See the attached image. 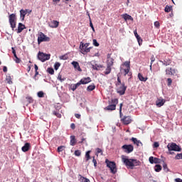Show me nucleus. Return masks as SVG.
Returning <instances> with one entry per match:
<instances>
[{"instance_id": "nucleus-19", "label": "nucleus", "mask_w": 182, "mask_h": 182, "mask_svg": "<svg viewBox=\"0 0 182 182\" xmlns=\"http://www.w3.org/2000/svg\"><path fill=\"white\" fill-rule=\"evenodd\" d=\"M72 65L75 69H77L79 72H82V68H80V65H79V63L76 61H73Z\"/></svg>"}, {"instance_id": "nucleus-33", "label": "nucleus", "mask_w": 182, "mask_h": 182, "mask_svg": "<svg viewBox=\"0 0 182 182\" xmlns=\"http://www.w3.org/2000/svg\"><path fill=\"white\" fill-rule=\"evenodd\" d=\"M163 168H164L165 173H168L170 171V169H168V167H167V164H166V163H164Z\"/></svg>"}, {"instance_id": "nucleus-54", "label": "nucleus", "mask_w": 182, "mask_h": 182, "mask_svg": "<svg viewBox=\"0 0 182 182\" xmlns=\"http://www.w3.org/2000/svg\"><path fill=\"white\" fill-rule=\"evenodd\" d=\"M156 60V58H154V55H152L151 57V65H153V63H154Z\"/></svg>"}, {"instance_id": "nucleus-35", "label": "nucleus", "mask_w": 182, "mask_h": 182, "mask_svg": "<svg viewBox=\"0 0 182 182\" xmlns=\"http://www.w3.org/2000/svg\"><path fill=\"white\" fill-rule=\"evenodd\" d=\"M53 114H54V116H56V117H58V119H60L62 117V114L57 111H53Z\"/></svg>"}, {"instance_id": "nucleus-16", "label": "nucleus", "mask_w": 182, "mask_h": 182, "mask_svg": "<svg viewBox=\"0 0 182 182\" xmlns=\"http://www.w3.org/2000/svg\"><path fill=\"white\" fill-rule=\"evenodd\" d=\"M31 149V144L30 143H26L24 144V146L21 148L22 151H23V153H26V151H29V150Z\"/></svg>"}, {"instance_id": "nucleus-22", "label": "nucleus", "mask_w": 182, "mask_h": 182, "mask_svg": "<svg viewBox=\"0 0 182 182\" xmlns=\"http://www.w3.org/2000/svg\"><path fill=\"white\" fill-rule=\"evenodd\" d=\"M114 63V59L107 55V66H111Z\"/></svg>"}, {"instance_id": "nucleus-38", "label": "nucleus", "mask_w": 182, "mask_h": 182, "mask_svg": "<svg viewBox=\"0 0 182 182\" xmlns=\"http://www.w3.org/2000/svg\"><path fill=\"white\" fill-rule=\"evenodd\" d=\"M37 96L38 97H45V92H43V91H39L38 93H37Z\"/></svg>"}, {"instance_id": "nucleus-58", "label": "nucleus", "mask_w": 182, "mask_h": 182, "mask_svg": "<svg viewBox=\"0 0 182 182\" xmlns=\"http://www.w3.org/2000/svg\"><path fill=\"white\" fill-rule=\"evenodd\" d=\"M159 146H160V144H159V142L154 143V147H155L156 149H157V147H159Z\"/></svg>"}, {"instance_id": "nucleus-59", "label": "nucleus", "mask_w": 182, "mask_h": 182, "mask_svg": "<svg viewBox=\"0 0 182 182\" xmlns=\"http://www.w3.org/2000/svg\"><path fill=\"white\" fill-rule=\"evenodd\" d=\"M92 163L94 164L95 167H96L97 164V161H96V159H95V157L92 159Z\"/></svg>"}, {"instance_id": "nucleus-44", "label": "nucleus", "mask_w": 182, "mask_h": 182, "mask_svg": "<svg viewBox=\"0 0 182 182\" xmlns=\"http://www.w3.org/2000/svg\"><path fill=\"white\" fill-rule=\"evenodd\" d=\"M176 160H182V154H178L176 156H175Z\"/></svg>"}, {"instance_id": "nucleus-12", "label": "nucleus", "mask_w": 182, "mask_h": 182, "mask_svg": "<svg viewBox=\"0 0 182 182\" xmlns=\"http://www.w3.org/2000/svg\"><path fill=\"white\" fill-rule=\"evenodd\" d=\"M121 122L125 125L130 124L132 123V117L130 116H124L121 119Z\"/></svg>"}, {"instance_id": "nucleus-62", "label": "nucleus", "mask_w": 182, "mask_h": 182, "mask_svg": "<svg viewBox=\"0 0 182 182\" xmlns=\"http://www.w3.org/2000/svg\"><path fill=\"white\" fill-rule=\"evenodd\" d=\"M136 146H140V144H141V146H143V143H141V141L140 140H139L138 142H136Z\"/></svg>"}, {"instance_id": "nucleus-8", "label": "nucleus", "mask_w": 182, "mask_h": 182, "mask_svg": "<svg viewBox=\"0 0 182 182\" xmlns=\"http://www.w3.org/2000/svg\"><path fill=\"white\" fill-rule=\"evenodd\" d=\"M127 89V86H126L124 82H122L120 85L117 86V92L121 96L126 93Z\"/></svg>"}, {"instance_id": "nucleus-4", "label": "nucleus", "mask_w": 182, "mask_h": 182, "mask_svg": "<svg viewBox=\"0 0 182 182\" xmlns=\"http://www.w3.org/2000/svg\"><path fill=\"white\" fill-rule=\"evenodd\" d=\"M9 21L11 25V28L15 29L16 28V15L15 14H11L9 16Z\"/></svg>"}, {"instance_id": "nucleus-5", "label": "nucleus", "mask_w": 182, "mask_h": 182, "mask_svg": "<svg viewBox=\"0 0 182 182\" xmlns=\"http://www.w3.org/2000/svg\"><path fill=\"white\" fill-rule=\"evenodd\" d=\"M50 38L46 36L43 33L40 32L38 36V45L42 43V42H50Z\"/></svg>"}, {"instance_id": "nucleus-9", "label": "nucleus", "mask_w": 182, "mask_h": 182, "mask_svg": "<svg viewBox=\"0 0 182 182\" xmlns=\"http://www.w3.org/2000/svg\"><path fill=\"white\" fill-rule=\"evenodd\" d=\"M111 105L105 107V110H116V105L119 103L118 99H112L111 101Z\"/></svg>"}, {"instance_id": "nucleus-6", "label": "nucleus", "mask_w": 182, "mask_h": 182, "mask_svg": "<svg viewBox=\"0 0 182 182\" xmlns=\"http://www.w3.org/2000/svg\"><path fill=\"white\" fill-rule=\"evenodd\" d=\"M167 149L168 151H181V148L173 142L168 144Z\"/></svg>"}, {"instance_id": "nucleus-10", "label": "nucleus", "mask_w": 182, "mask_h": 182, "mask_svg": "<svg viewBox=\"0 0 182 182\" xmlns=\"http://www.w3.org/2000/svg\"><path fill=\"white\" fill-rule=\"evenodd\" d=\"M165 73L166 76H176L177 75V69L172 68H167L165 70Z\"/></svg>"}, {"instance_id": "nucleus-41", "label": "nucleus", "mask_w": 182, "mask_h": 182, "mask_svg": "<svg viewBox=\"0 0 182 182\" xmlns=\"http://www.w3.org/2000/svg\"><path fill=\"white\" fill-rule=\"evenodd\" d=\"M47 71L48 72V73L50 75H54L55 74V70H53V68H48Z\"/></svg>"}, {"instance_id": "nucleus-27", "label": "nucleus", "mask_w": 182, "mask_h": 182, "mask_svg": "<svg viewBox=\"0 0 182 182\" xmlns=\"http://www.w3.org/2000/svg\"><path fill=\"white\" fill-rule=\"evenodd\" d=\"M76 144V138L75 136H70V146H75Z\"/></svg>"}, {"instance_id": "nucleus-47", "label": "nucleus", "mask_w": 182, "mask_h": 182, "mask_svg": "<svg viewBox=\"0 0 182 182\" xmlns=\"http://www.w3.org/2000/svg\"><path fill=\"white\" fill-rule=\"evenodd\" d=\"M160 163V159L159 158H154V164H159Z\"/></svg>"}, {"instance_id": "nucleus-24", "label": "nucleus", "mask_w": 182, "mask_h": 182, "mask_svg": "<svg viewBox=\"0 0 182 182\" xmlns=\"http://www.w3.org/2000/svg\"><path fill=\"white\" fill-rule=\"evenodd\" d=\"M79 86H80V83L78 82L76 84L71 85L70 89H71V90H73V92H75V90H76L77 89V87H79Z\"/></svg>"}, {"instance_id": "nucleus-1", "label": "nucleus", "mask_w": 182, "mask_h": 182, "mask_svg": "<svg viewBox=\"0 0 182 182\" xmlns=\"http://www.w3.org/2000/svg\"><path fill=\"white\" fill-rule=\"evenodd\" d=\"M122 161L127 167L132 169L133 168V167L140 166L141 164L140 161H138L136 159H129L124 156H122Z\"/></svg>"}, {"instance_id": "nucleus-34", "label": "nucleus", "mask_w": 182, "mask_h": 182, "mask_svg": "<svg viewBox=\"0 0 182 182\" xmlns=\"http://www.w3.org/2000/svg\"><path fill=\"white\" fill-rule=\"evenodd\" d=\"M90 151H88L86 152L85 154V159H86V161H89V160H90Z\"/></svg>"}, {"instance_id": "nucleus-17", "label": "nucleus", "mask_w": 182, "mask_h": 182, "mask_svg": "<svg viewBox=\"0 0 182 182\" xmlns=\"http://www.w3.org/2000/svg\"><path fill=\"white\" fill-rule=\"evenodd\" d=\"M164 103H166V100H164V99H159L156 102V105L158 107H161V106L164 105Z\"/></svg>"}, {"instance_id": "nucleus-14", "label": "nucleus", "mask_w": 182, "mask_h": 182, "mask_svg": "<svg viewBox=\"0 0 182 182\" xmlns=\"http://www.w3.org/2000/svg\"><path fill=\"white\" fill-rule=\"evenodd\" d=\"M90 82H92V79L90 78V77H87L82 78L79 81V83L80 85H87V83H90Z\"/></svg>"}, {"instance_id": "nucleus-63", "label": "nucleus", "mask_w": 182, "mask_h": 182, "mask_svg": "<svg viewBox=\"0 0 182 182\" xmlns=\"http://www.w3.org/2000/svg\"><path fill=\"white\" fill-rule=\"evenodd\" d=\"M175 181H176V182H182V179L180 178H176V179H175Z\"/></svg>"}, {"instance_id": "nucleus-25", "label": "nucleus", "mask_w": 182, "mask_h": 182, "mask_svg": "<svg viewBox=\"0 0 182 182\" xmlns=\"http://www.w3.org/2000/svg\"><path fill=\"white\" fill-rule=\"evenodd\" d=\"M95 89H96V85H95V84H92L87 87V91L92 92V90H95Z\"/></svg>"}, {"instance_id": "nucleus-37", "label": "nucleus", "mask_w": 182, "mask_h": 182, "mask_svg": "<svg viewBox=\"0 0 182 182\" xmlns=\"http://www.w3.org/2000/svg\"><path fill=\"white\" fill-rule=\"evenodd\" d=\"M122 80H120V77L119 76V75H117V82H116V86H120L122 85Z\"/></svg>"}, {"instance_id": "nucleus-29", "label": "nucleus", "mask_w": 182, "mask_h": 182, "mask_svg": "<svg viewBox=\"0 0 182 182\" xmlns=\"http://www.w3.org/2000/svg\"><path fill=\"white\" fill-rule=\"evenodd\" d=\"M124 70V75H128V76H131L132 75V73H130V68H125V69H123Z\"/></svg>"}, {"instance_id": "nucleus-46", "label": "nucleus", "mask_w": 182, "mask_h": 182, "mask_svg": "<svg viewBox=\"0 0 182 182\" xmlns=\"http://www.w3.org/2000/svg\"><path fill=\"white\" fill-rule=\"evenodd\" d=\"M65 149V146H60L58 147V153H60V151H63V149Z\"/></svg>"}, {"instance_id": "nucleus-3", "label": "nucleus", "mask_w": 182, "mask_h": 182, "mask_svg": "<svg viewBox=\"0 0 182 182\" xmlns=\"http://www.w3.org/2000/svg\"><path fill=\"white\" fill-rule=\"evenodd\" d=\"M107 167L109 168L110 173L112 174H116L117 173V168L116 167V163L114 161H109V159L105 160Z\"/></svg>"}, {"instance_id": "nucleus-50", "label": "nucleus", "mask_w": 182, "mask_h": 182, "mask_svg": "<svg viewBox=\"0 0 182 182\" xmlns=\"http://www.w3.org/2000/svg\"><path fill=\"white\" fill-rule=\"evenodd\" d=\"M92 42H93L94 46H97V47L99 46L100 44L97 43V39H93Z\"/></svg>"}, {"instance_id": "nucleus-52", "label": "nucleus", "mask_w": 182, "mask_h": 182, "mask_svg": "<svg viewBox=\"0 0 182 182\" xmlns=\"http://www.w3.org/2000/svg\"><path fill=\"white\" fill-rule=\"evenodd\" d=\"M26 99H27L28 103H32L33 102L32 97H27Z\"/></svg>"}, {"instance_id": "nucleus-26", "label": "nucleus", "mask_w": 182, "mask_h": 182, "mask_svg": "<svg viewBox=\"0 0 182 182\" xmlns=\"http://www.w3.org/2000/svg\"><path fill=\"white\" fill-rule=\"evenodd\" d=\"M134 34L136 38L137 39V41L139 42V43H140V41H142V40H141V37H140V36H139V34L137 33V30L134 31Z\"/></svg>"}, {"instance_id": "nucleus-64", "label": "nucleus", "mask_w": 182, "mask_h": 182, "mask_svg": "<svg viewBox=\"0 0 182 182\" xmlns=\"http://www.w3.org/2000/svg\"><path fill=\"white\" fill-rule=\"evenodd\" d=\"M75 116L76 119H80V114H75Z\"/></svg>"}, {"instance_id": "nucleus-2", "label": "nucleus", "mask_w": 182, "mask_h": 182, "mask_svg": "<svg viewBox=\"0 0 182 182\" xmlns=\"http://www.w3.org/2000/svg\"><path fill=\"white\" fill-rule=\"evenodd\" d=\"M90 43H84L83 42L80 43V51L82 53V55H86L87 53H89L90 52V50L92 49V47H89Z\"/></svg>"}, {"instance_id": "nucleus-48", "label": "nucleus", "mask_w": 182, "mask_h": 182, "mask_svg": "<svg viewBox=\"0 0 182 182\" xmlns=\"http://www.w3.org/2000/svg\"><path fill=\"white\" fill-rule=\"evenodd\" d=\"M149 163H151V164H154V157L150 156L149 159Z\"/></svg>"}, {"instance_id": "nucleus-40", "label": "nucleus", "mask_w": 182, "mask_h": 182, "mask_svg": "<svg viewBox=\"0 0 182 182\" xmlns=\"http://www.w3.org/2000/svg\"><path fill=\"white\" fill-rule=\"evenodd\" d=\"M75 156H77V157H79L82 154V151L80 150H75L74 152Z\"/></svg>"}, {"instance_id": "nucleus-39", "label": "nucleus", "mask_w": 182, "mask_h": 182, "mask_svg": "<svg viewBox=\"0 0 182 182\" xmlns=\"http://www.w3.org/2000/svg\"><path fill=\"white\" fill-rule=\"evenodd\" d=\"M59 68H60V63L59 62H56L54 65V69L55 70H58V69H59Z\"/></svg>"}, {"instance_id": "nucleus-23", "label": "nucleus", "mask_w": 182, "mask_h": 182, "mask_svg": "<svg viewBox=\"0 0 182 182\" xmlns=\"http://www.w3.org/2000/svg\"><path fill=\"white\" fill-rule=\"evenodd\" d=\"M138 78L141 82H147L149 77H143V75L141 73H139L138 74Z\"/></svg>"}, {"instance_id": "nucleus-55", "label": "nucleus", "mask_w": 182, "mask_h": 182, "mask_svg": "<svg viewBox=\"0 0 182 182\" xmlns=\"http://www.w3.org/2000/svg\"><path fill=\"white\" fill-rule=\"evenodd\" d=\"M96 151H97V153L99 154H103V151H102V149H100V148H97V149H96Z\"/></svg>"}, {"instance_id": "nucleus-51", "label": "nucleus", "mask_w": 182, "mask_h": 182, "mask_svg": "<svg viewBox=\"0 0 182 182\" xmlns=\"http://www.w3.org/2000/svg\"><path fill=\"white\" fill-rule=\"evenodd\" d=\"M131 141H133L134 144H136V143L138 142V139H136V138L132 137L131 139Z\"/></svg>"}, {"instance_id": "nucleus-11", "label": "nucleus", "mask_w": 182, "mask_h": 182, "mask_svg": "<svg viewBox=\"0 0 182 182\" xmlns=\"http://www.w3.org/2000/svg\"><path fill=\"white\" fill-rule=\"evenodd\" d=\"M122 149L124 151V153H127V154H129V153H132L133 150H134V146L132 144H124L122 146Z\"/></svg>"}, {"instance_id": "nucleus-57", "label": "nucleus", "mask_w": 182, "mask_h": 182, "mask_svg": "<svg viewBox=\"0 0 182 182\" xmlns=\"http://www.w3.org/2000/svg\"><path fill=\"white\" fill-rule=\"evenodd\" d=\"M70 128L73 129V130H75V129H76V125L75 124V123H72L70 124Z\"/></svg>"}, {"instance_id": "nucleus-61", "label": "nucleus", "mask_w": 182, "mask_h": 182, "mask_svg": "<svg viewBox=\"0 0 182 182\" xmlns=\"http://www.w3.org/2000/svg\"><path fill=\"white\" fill-rule=\"evenodd\" d=\"M58 79H59L61 82H63L65 80V78H62V75H58Z\"/></svg>"}, {"instance_id": "nucleus-49", "label": "nucleus", "mask_w": 182, "mask_h": 182, "mask_svg": "<svg viewBox=\"0 0 182 182\" xmlns=\"http://www.w3.org/2000/svg\"><path fill=\"white\" fill-rule=\"evenodd\" d=\"M123 107V103H121L119 105V114H120V117H122V116H123V114H122V109Z\"/></svg>"}, {"instance_id": "nucleus-60", "label": "nucleus", "mask_w": 182, "mask_h": 182, "mask_svg": "<svg viewBox=\"0 0 182 182\" xmlns=\"http://www.w3.org/2000/svg\"><path fill=\"white\" fill-rule=\"evenodd\" d=\"M3 72H4L5 73H6V72H8V68L6 66L3 67Z\"/></svg>"}, {"instance_id": "nucleus-20", "label": "nucleus", "mask_w": 182, "mask_h": 182, "mask_svg": "<svg viewBox=\"0 0 182 182\" xmlns=\"http://www.w3.org/2000/svg\"><path fill=\"white\" fill-rule=\"evenodd\" d=\"M122 17L124 21H133V17L127 14H122Z\"/></svg>"}, {"instance_id": "nucleus-13", "label": "nucleus", "mask_w": 182, "mask_h": 182, "mask_svg": "<svg viewBox=\"0 0 182 182\" xmlns=\"http://www.w3.org/2000/svg\"><path fill=\"white\" fill-rule=\"evenodd\" d=\"M159 62L160 63H162L164 66H170L171 65V59L168 58L164 60H160Z\"/></svg>"}, {"instance_id": "nucleus-53", "label": "nucleus", "mask_w": 182, "mask_h": 182, "mask_svg": "<svg viewBox=\"0 0 182 182\" xmlns=\"http://www.w3.org/2000/svg\"><path fill=\"white\" fill-rule=\"evenodd\" d=\"M154 26L155 28H160V23L159 21H155Z\"/></svg>"}, {"instance_id": "nucleus-31", "label": "nucleus", "mask_w": 182, "mask_h": 182, "mask_svg": "<svg viewBox=\"0 0 182 182\" xmlns=\"http://www.w3.org/2000/svg\"><path fill=\"white\" fill-rule=\"evenodd\" d=\"M154 170L156 171V173H160V171H161V165H156Z\"/></svg>"}, {"instance_id": "nucleus-28", "label": "nucleus", "mask_w": 182, "mask_h": 182, "mask_svg": "<svg viewBox=\"0 0 182 182\" xmlns=\"http://www.w3.org/2000/svg\"><path fill=\"white\" fill-rule=\"evenodd\" d=\"M92 69L94 70H100V69H102V65H97V64L92 65Z\"/></svg>"}, {"instance_id": "nucleus-21", "label": "nucleus", "mask_w": 182, "mask_h": 182, "mask_svg": "<svg viewBox=\"0 0 182 182\" xmlns=\"http://www.w3.org/2000/svg\"><path fill=\"white\" fill-rule=\"evenodd\" d=\"M23 29H25V25H23L22 23H19L18 26L17 33H21V32H22Z\"/></svg>"}, {"instance_id": "nucleus-56", "label": "nucleus", "mask_w": 182, "mask_h": 182, "mask_svg": "<svg viewBox=\"0 0 182 182\" xmlns=\"http://www.w3.org/2000/svg\"><path fill=\"white\" fill-rule=\"evenodd\" d=\"M16 63H21V59L18 57H16L15 59H14Z\"/></svg>"}, {"instance_id": "nucleus-30", "label": "nucleus", "mask_w": 182, "mask_h": 182, "mask_svg": "<svg viewBox=\"0 0 182 182\" xmlns=\"http://www.w3.org/2000/svg\"><path fill=\"white\" fill-rule=\"evenodd\" d=\"M6 80L9 85H12V77H11V75H6Z\"/></svg>"}, {"instance_id": "nucleus-36", "label": "nucleus", "mask_w": 182, "mask_h": 182, "mask_svg": "<svg viewBox=\"0 0 182 182\" xmlns=\"http://www.w3.org/2000/svg\"><path fill=\"white\" fill-rule=\"evenodd\" d=\"M80 182H90V180H89L88 178H85L83 176H80Z\"/></svg>"}, {"instance_id": "nucleus-18", "label": "nucleus", "mask_w": 182, "mask_h": 182, "mask_svg": "<svg viewBox=\"0 0 182 182\" xmlns=\"http://www.w3.org/2000/svg\"><path fill=\"white\" fill-rule=\"evenodd\" d=\"M50 28H58L59 26V21L53 20L49 24Z\"/></svg>"}, {"instance_id": "nucleus-42", "label": "nucleus", "mask_w": 182, "mask_h": 182, "mask_svg": "<svg viewBox=\"0 0 182 182\" xmlns=\"http://www.w3.org/2000/svg\"><path fill=\"white\" fill-rule=\"evenodd\" d=\"M124 65L126 66L127 69H130V61H125Z\"/></svg>"}, {"instance_id": "nucleus-45", "label": "nucleus", "mask_w": 182, "mask_h": 182, "mask_svg": "<svg viewBox=\"0 0 182 182\" xmlns=\"http://www.w3.org/2000/svg\"><path fill=\"white\" fill-rule=\"evenodd\" d=\"M171 83H173V80H171V78H168L167 79V85L171 86Z\"/></svg>"}, {"instance_id": "nucleus-43", "label": "nucleus", "mask_w": 182, "mask_h": 182, "mask_svg": "<svg viewBox=\"0 0 182 182\" xmlns=\"http://www.w3.org/2000/svg\"><path fill=\"white\" fill-rule=\"evenodd\" d=\"M165 12H170L171 11V6H166L165 9H164Z\"/></svg>"}, {"instance_id": "nucleus-32", "label": "nucleus", "mask_w": 182, "mask_h": 182, "mask_svg": "<svg viewBox=\"0 0 182 182\" xmlns=\"http://www.w3.org/2000/svg\"><path fill=\"white\" fill-rule=\"evenodd\" d=\"M110 72H112V67L110 65H107V67L105 71V75H109L110 73Z\"/></svg>"}, {"instance_id": "nucleus-7", "label": "nucleus", "mask_w": 182, "mask_h": 182, "mask_svg": "<svg viewBox=\"0 0 182 182\" xmlns=\"http://www.w3.org/2000/svg\"><path fill=\"white\" fill-rule=\"evenodd\" d=\"M38 58L41 62H46V60H49V59H50V54H46L39 51L38 53Z\"/></svg>"}, {"instance_id": "nucleus-15", "label": "nucleus", "mask_w": 182, "mask_h": 182, "mask_svg": "<svg viewBox=\"0 0 182 182\" xmlns=\"http://www.w3.org/2000/svg\"><path fill=\"white\" fill-rule=\"evenodd\" d=\"M27 14H28V9H26V10L21 9L20 11V17L21 21H25V16H26Z\"/></svg>"}]
</instances>
